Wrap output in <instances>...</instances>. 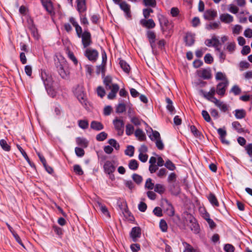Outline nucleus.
Returning <instances> with one entry per match:
<instances>
[{"instance_id":"obj_8","label":"nucleus","mask_w":252,"mask_h":252,"mask_svg":"<svg viewBox=\"0 0 252 252\" xmlns=\"http://www.w3.org/2000/svg\"><path fill=\"white\" fill-rule=\"evenodd\" d=\"M113 123L114 125L115 129L118 132L119 135H122L124 131L125 124L122 120L116 118L113 120Z\"/></svg>"},{"instance_id":"obj_4","label":"nucleus","mask_w":252,"mask_h":252,"mask_svg":"<svg viewBox=\"0 0 252 252\" xmlns=\"http://www.w3.org/2000/svg\"><path fill=\"white\" fill-rule=\"evenodd\" d=\"M98 51L91 48H87L84 52V56L92 62H95L98 57Z\"/></svg>"},{"instance_id":"obj_53","label":"nucleus","mask_w":252,"mask_h":252,"mask_svg":"<svg viewBox=\"0 0 252 252\" xmlns=\"http://www.w3.org/2000/svg\"><path fill=\"white\" fill-rule=\"evenodd\" d=\"M132 178L133 181L137 184H140L143 180L142 176L136 173L132 175Z\"/></svg>"},{"instance_id":"obj_3","label":"nucleus","mask_w":252,"mask_h":252,"mask_svg":"<svg viewBox=\"0 0 252 252\" xmlns=\"http://www.w3.org/2000/svg\"><path fill=\"white\" fill-rule=\"evenodd\" d=\"M41 78L47 93L52 97L55 95V92L52 89L53 78L47 74L45 71L41 70Z\"/></svg>"},{"instance_id":"obj_29","label":"nucleus","mask_w":252,"mask_h":252,"mask_svg":"<svg viewBox=\"0 0 252 252\" xmlns=\"http://www.w3.org/2000/svg\"><path fill=\"white\" fill-rule=\"evenodd\" d=\"M135 135L141 141H144L146 139V135L141 129L138 128L135 130Z\"/></svg>"},{"instance_id":"obj_2","label":"nucleus","mask_w":252,"mask_h":252,"mask_svg":"<svg viewBox=\"0 0 252 252\" xmlns=\"http://www.w3.org/2000/svg\"><path fill=\"white\" fill-rule=\"evenodd\" d=\"M73 93L80 103L84 106L85 109H90L89 103L87 99V95L84 92V87L81 85H78L73 90Z\"/></svg>"},{"instance_id":"obj_23","label":"nucleus","mask_w":252,"mask_h":252,"mask_svg":"<svg viewBox=\"0 0 252 252\" xmlns=\"http://www.w3.org/2000/svg\"><path fill=\"white\" fill-rule=\"evenodd\" d=\"M90 126L91 128L97 131L102 130L104 128L103 125L100 122L95 121L91 122Z\"/></svg>"},{"instance_id":"obj_48","label":"nucleus","mask_w":252,"mask_h":252,"mask_svg":"<svg viewBox=\"0 0 252 252\" xmlns=\"http://www.w3.org/2000/svg\"><path fill=\"white\" fill-rule=\"evenodd\" d=\"M96 93L98 96H100L101 98L103 97L106 94L105 91L102 86H98L97 88Z\"/></svg>"},{"instance_id":"obj_50","label":"nucleus","mask_w":252,"mask_h":252,"mask_svg":"<svg viewBox=\"0 0 252 252\" xmlns=\"http://www.w3.org/2000/svg\"><path fill=\"white\" fill-rule=\"evenodd\" d=\"M189 227L192 231L195 233H198L199 231V226L198 223L196 222H193L189 225Z\"/></svg>"},{"instance_id":"obj_61","label":"nucleus","mask_w":252,"mask_h":252,"mask_svg":"<svg viewBox=\"0 0 252 252\" xmlns=\"http://www.w3.org/2000/svg\"><path fill=\"white\" fill-rule=\"evenodd\" d=\"M75 152L76 155L79 157H82L85 154L84 150L79 147H76L75 148Z\"/></svg>"},{"instance_id":"obj_37","label":"nucleus","mask_w":252,"mask_h":252,"mask_svg":"<svg viewBox=\"0 0 252 252\" xmlns=\"http://www.w3.org/2000/svg\"><path fill=\"white\" fill-rule=\"evenodd\" d=\"M212 102L214 103L215 105L221 109V110H227L226 104L221 102L218 99H217V101H213Z\"/></svg>"},{"instance_id":"obj_12","label":"nucleus","mask_w":252,"mask_h":252,"mask_svg":"<svg viewBox=\"0 0 252 252\" xmlns=\"http://www.w3.org/2000/svg\"><path fill=\"white\" fill-rule=\"evenodd\" d=\"M103 169L105 173L111 174L115 172L116 167L111 161L107 160L103 165Z\"/></svg>"},{"instance_id":"obj_35","label":"nucleus","mask_w":252,"mask_h":252,"mask_svg":"<svg viewBox=\"0 0 252 252\" xmlns=\"http://www.w3.org/2000/svg\"><path fill=\"white\" fill-rule=\"evenodd\" d=\"M164 166L166 168L171 171H174L176 169L175 165L169 159L166 160Z\"/></svg>"},{"instance_id":"obj_18","label":"nucleus","mask_w":252,"mask_h":252,"mask_svg":"<svg viewBox=\"0 0 252 252\" xmlns=\"http://www.w3.org/2000/svg\"><path fill=\"white\" fill-rule=\"evenodd\" d=\"M218 133L220 135V138L221 142L223 144L228 145L229 142L225 139V136L226 135V131L225 128H219L217 130Z\"/></svg>"},{"instance_id":"obj_60","label":"nucleus","mask_w":252,"mask_h":252,"mask_svg":"<svg viewBox=\"0 0 252 252\" xmlns=\"http://www.w3.org/2000/svg\"><path fill=\"white\" fill-rule=\"evenodd\" d=\"M130 121L135 126H139L143 121L137 117H132L131 118Z\"/></svg>"},{"instance_id":"obj_45","label":"nucleus","mask_w":252,"mask_h":252,"mask_svg":"<svg viewBox=\"0 0 252 252\" xmlns=\"http://www.w3.org/2000/svg\"><path fill=\"white\" fill-rule=\"evenodd\" d=\"M155 186H154V184L152 183V180L151 178L147 179L145 185V188L151 190L155 188Z\"/></svg>"},{"instance_id":"obj_22","label":"nucleus","mask_w":252,"mask_h":252,"mask_svg":"<svg viewBox=\"0 0 252 252\" xmlns=\"http://www.w3.org/2000/svg\"><path fill=\"white\" fill-rule=\"evenodd\" d=\"M205 28L209 31L211 30H216L220 28V22L219 21L216 22H210L205 25Z\"/></svg>"},{"instance_id":"obj_9","label":"nucleus","mask_w":252,"mask_h":252,"mask_svg":"<svg viewBox=\"0 0 252 252\" xmlns=\"http://www.w3.org/2000/svg\"><path fill=\"white\" fill-rule=\"evenodd\" d=\"M146 36L153 50L156 49V35L154 32L152 31H148L146 32Z\"/></svg>"},{"instance_id":"obj_30","label":"nucleus","mask_w":252,"mask_h":252,"mask_svg":"<svg viewBox=\"0 0 252 252\" xmlns=\"http://www.w3.org/2000/svg\"><path fill=\"white\" fill-rule=\"evenodd\" d=\"M106 64H102L100 65L97 66L96 69V73L97 75L101 73L102 77L105 76Z\"/></svg>"},{"instance_id":"obj_32","label":"nucleus","mask_w":252,"mask_h":252,"mask_svg":"<svg viewBox=\"0 0 252 252\" xmlns=\"http://www.w3.org/2000/svg\"><path fill=\"white\" fill-rule=\"evenodd\" d=\"M154 190L155 192L162 194L165 192V189L163 185L160 184H157L155 186Z\"/></svg>"},{"instance_id":"obj_43","label":"nucleus","mask_w":252,"mask_h":252,"mask_svg":"<svg viewBox=\"0 0 252 252\" xmlns=\"http://www.w3.org/2000/svg\"><path fill=\"white\" fill-rule=\"evenodd\" d=\"M134 127L131 124H127L126 126V133L127 135H130L133 134L134 131Z\"/></svg>"},{"instance_id":"obj_10","label":"nucleus","mask_w":252,"mask_h":252,"mask_svg":"<svg viewBox=\"0 0 252 252\" xmlns=\"http://www.w3.org/2000/svg\"><path fill=\"white\" fill-rule=\"evenodd\" d=\"M28 29L31 32L33 37L35 39H38L39 37V34L38 32V30L34 24L33 21L32 19H30L28 21Z\"/></svg>"},{"instance_id":"obj_52","label":"nucleus","mask_w":252,"mask_h":252,"mask_svg":"<svg viewBox=\"0 0 252 252\" xmlns=\"http://www.w3.org/2000/svg\"><path fill=\"white\" fill-rule=\"evenodd\" d=\"M190 128L191 133L194 135V136L196 137H199L201 136V132L194 126H191Z\"/></svg>"},{"instance_id":"obj_56","label":"nucleus","mask_w":252,"mask_h":252,"mask_svg":"<svg viewBox=\"0 0 252 252\" xmlns=\"http://www.w3.org/2000/svg\"><path fill=\"white\" fill-rule=\"evenodd\" d=\"M176 179H177L176 174L175 173L172 172V173H171L169 175L168 178H167V182L169 183H174V182H176Z\"/></svg>"},{"instance_id":"obj_26","label":"nucleus","mask_w":252,"mask_h":252,"mask_svg":"<svg viewBox=\"0 0 252 252\" xmlns=\"http://www.w3.org/2000/svg\"><path fill=\"white\" fill-rule=\"evenodd\" d=\"M119 64L122 69L126 73H128L130 70L129 64L123 60L120 59Z\"/></svg>"},{"instance_id":"obj_49","label":"nucleus","mask_w":252,"mask_h":252,"mask_svg":"<svg viewBox=\"0 0 252 252\" xmlns=\"http://www.w3.org/2000/svg\"><path fill=\"white\" fill-rule=\"evenodd\" d=\"M236 44L234 42L228 43L226 46V50L230 53L232 54L235 50Z\"/></svg>"},{"instance_id":"obj_16","label":"nucleus","mask_w":252,"mask_h":252,"mask_svg":"<svg viewBox=\"0 0 252 252\" xmlns=\"http://www.w3.org/2000/svg\"><path fill=\"white\" fill-rule=\"evenodd\" d=\"M56 66L60 76L63 78H66L68 74V71L65 70L64 69L63 65L59 61H58L56 63Z\"/></svg>"},{"instance_id":"obj_19","label":"nucleus","mask_w":252,"mask_h":252,"mask_svg":"<svg viewBox=\"0 0 252 252\" xmlns=\"http://www.w3.org/2000/svg\"><path fill=\"white\" fill-rule=\"evenodd\" d=\"M198 75L199 77L203 78L204 79H209L211 78V70L209 69H203L198 71Z\"/></svg>"},{"instance_id":"obj_20","label":"nucleus","mask_w":252,"mask_h":252,"mask_svg":"<svg viewBox=\"0 0 252 252\" xmlns=\"http://www.w3.org/2000/svg\"><path fill=\"white\" fill-rule=\"evenodd\" d=\"M77 9L79 13H82L86 10L85 0H77Z\"/></svg>"},{"instance_id":"obj_13","label":"nucleus","mask_w":252,"mask_h":252,"mask_svg":"<svg viewBox=\"0 0 252 252\" xmlns=\"http://www.w3.org/2000/svg\"><path fill=\"white\" fill-rule=\"evenodd\" d=\"M186 46H191L195 42V34L191 32H187L184 38Z\"/></svg>"},{"instance_id":"obj_21","label":"nucleus","mask_w":252,"mask_h":252,"mask_svg":"<svg viewBox=\"0 0 252 252\" xmlns=\"http://www.w3.org/2000/svg\"><path fill=\"white\" fill-rule=\"evenodd\" d=\"M220 19L222 22L227 24L232 22L233 20V16L228 13L221 14Z\"/></svg>"},{"instance_id":"obj_51","label":"nucleus","mask_w":252,"mask_h":252,"mask_svg":"<svg viewBox=\"0 0 252 252\" xmlns=\"http://www.w3.org/2000/svg\"><path fill=\"white\" fill-rule=\"evenodd\" d=\"M166 107L168 110H174V107L172 100L168 97L165 98Z\"/></svg>"},{"instance_id":"obj_54","label":"nucleus","mask_w":252,"mask_h":252,"mask_svg":"<svg viewBox=\"0 0 252 252\" xmlns=\"http://www.w3.org/2000/svg\"><path fill=\"white\" fill-rule=\"evenodd\" d=\"M183 244L185 247V250L184 252H197L196 250L193 249L189 244L187 243H184Z\"/></svg>"},{"instance_id":"obj_55","label":"nucleus","mask_w":252,"mask_h":252,"mask_svg":"<svg viewBox=\"0 0 252 252\" xmlns=\"http://www.w3.org/2000/svg\"><path fill=\"white\" fill-rule=\"evenodd\" d=\"M167 173V170L164 168H162L158 170L157 173V175L158 177L162 178L166 176Z\"/></svg>"},{"instance_id":"obj_28","label":"nucleus","mask_w":252,"mask_h":252,"mask_svg":"<svg viewBox=\"0 0 252 252\" xmlns=\"http://www.w3.org/2000/svg\"><path fill=\"white\" fill-rule=\"evenodd\" d=\"M208 199L212 205L216 207L219 206V204L218 201L214 194L210 193L208 195Z\"/></svg>"},{"instance_id":"obj_27","label":"nucleus","mask_w":252,"mask_h":252,"mask_svg":"<svg viewBox=\"0 0 252 252\" xmlns=\"http://www.w3.org/2000/svg\"><path fill=\"white\" fill-rule=\"evenodd\" d=\"M166 204L168 207L166 208V211L169 216L172 217L175 214L174 208L171 203L167 200H165Z\"/></svg>"},{"instance_id":"obj_7","label":"nucleus","mask_w":252,"mask_h":252,"mask_svg":"<svg viewBox=\"0 0 252 252\" xmlns=\"http://www.w3.org/2000/svg\"><path fill=\"white\" fill-rule=\"evenodd\" d=\"M228 85V81L225 80L224 81L219 83L216 88V93L220 96H223L225 93L226 88Z\"/></svg>"},{"instance_id":"obj_58","label":"nucleus","mask_w":252,"mask_h":252,"mask_svg":"<svg viewBox=\"0 0 252 252\" xmlns=\"http://www.w3.org/2000/svg\"><path fill=\"white\" fill-rule=\"evenodd\" d=\"M73 170L75 173L79 175H82L84 173L83 171L79 165H74L73 166Z\"/></svg>"},{"instance_id":"obj_57","label":"nucleus","mask_w":252,"mask_h":252,"mask_svg":"<svg viewBox=\"0 0 252 252\" xmlns=\"http://www.w3.org/2000/svg\"><path fill=\"white\" fill-rule=\"evenodd\" d=\"M78 125L82 129H86L89 126V123L86 120H79L78 121Z\"/></svg>"},{"instance_id":"obj_31","label":"nucleus","mask_w":252,"mask_h":252,"mask_svg":"<svg viewBox=\"0 0 252 252\" xmlns=\"http://www.w3.org/2000/svg\"><path fill=\"white\" fill-rule=\"evenodd\" d=\"M158 19L160 25L162 29L163 25H164L165 27H167L168 25L169 21L164 16L160 15L158 16Z\"/></svg>"},{"instance_id":"obj_5","label":"nucleus","mask_w":252,"mask_h":252,"mask_svg":"<svg viewBox=\"0 0 252 252\" xmlns=\"http://www.w3.org/2000/svg\"><path fill=\"white\" fill-rule=\"evenodd\" d=\"M216 94V88L212 87L209 92H207L203 90H199V94L203 96L205 98L213 102L217 101V98L214 96Z\"/></svg>"},{"instance_id":"obj_33","label":"nucleus","mask_w":252,"mask_h":252,"mask_svg":"<svg viewBox=\"0 0 252 252\" xmlns=\"http://www.w3.org/2000/svg\"><path fill=\"white\" fill-rule=\"evenodd\" d=\"M143 4L147 7L155 8L157 6L156 0H143Z\"/></svg>"},{"instance_id":"obj_64","label":"nucleus","mask_w":252,"mask_h":252,"mask_svg":"<svg viewBox=\"0 0 252 252\" xmlns=\"http://www.w3.org/2000/svg\"><path fill=\"white\" fill-rule=\"evenodd\" d=\"M154 214L157 217H160L162 216V209L159 207H156L153 210Z\"/></svg>"},{"instance_id":"obj_38","label":"nucleus","mask_w":252,"mask_h":252,"mask_svg":"<svg viewBox=\"0 0 252 252\" xmlns=\"http://www.w3.org/2000/svg\"><path fill=\"white\" fill-rule=\"evenodd\" d=\"M232 126L238 133H242L244 131L243 128L241 127V124L238 122H234L232 124Z\"/></svg>"},{"instance_id":"obj_17","label":"nucleus","mask_w":252,"mask_h":252,"mask_svg":"<svg viewBox=\"0 0 252 252\" xmlns=\"http://www.w3.org/2000/svg\"><path fill=\"white\" fill-rule=\"evenodd\" d=\"M120 7L126 14V17H131L130 6L125 1H122L119 4Z\"/></svg>"},{"instance_id":"obj_62","label":"nucleus","mask_w":252,"mask_h":252,"mask_svg":"<svg viewBox=\"0 0 252 252\" xmlns=\"http://www.w3.org/2000/svg\"><path fill=\"white\" fill-rule=\"evenodd\" d=\"M204 59L205 62L208 64L212 63L214 60L213 57L209 53L206 54V55L204 57Z\"/></svg>"},{"instance_id":"obj_11","label":"nucleus","mask_w":252,"mask_h":252,"mask_svg":"<svg viewBox=\"0 0 252 252\" xmlns=\"http://www.w3.org/2000/svg\"><path fill=\"white\" fill-rule=\"evenodd\" d=\"M218 16L217 11L214 9H207L203 14L204 18L206 20H214Z\"/></svg>"},{"instance_id":"obj_59","label":"nucleus","mask_w":252,"mask_h":252,"mask_svg":"<svg viewBox=\"0 0 252 252\" xmlns=\"http://www.w3.org/2000/svg\"><path fill=\"white\" fill-rule=\"evenodd\" d=\"M239 66L240 68V70L241 71L243 70L244 69H248L250 67V63L246 61H241L239 63Z\"/></svg>"},{"instance_id":"obj_34","label":"nucleus","mask_w":252,"mask_h":252,"mask_svg":"<svg viewBox=\"0 0 252 252\" xmlns=\"http://www.w3.org/2000/svg\"><path fill=\"white\" fill-rule=\"evenodd\" d=\"M128 167L132 170H136L138 167V163L135 159H131L128 163Z\"/></svg>"},{"instance_id":"obj_36","label":"nucleus","mask_w":252,"mask_h":252,"mask_svg":"<svg viewBox=\"0 0 252 252\" xmlns=\"http://www.w3.org/2000/svg\"><path fill=\"white\" fill-rule=\"evenodd\" d=\"M0 145L2 149L5 151L8 152L10 150V146L4 139H1L0 140Z\"/></svg>"},{"instance_id":"obj_44","label":"nucleus","mask_w":252,"mask_h":252,"mask_svg":"<svg viewBox=\"0 0 252 252\" xmlns=\"http://www.w3.org/2000/svg\"><path fill=\"white\" fill-rule=\"evenodd\" d=\"M159 227L162 232H166L168 226L166 221L164 220H161L159 222Z\"/></svg>"},{"instance_id":"obj_40","label":"nucleus","mask_w":252,"mask_h":252,"mask_svg":"<svg viewBox=\"0 0 252 252\" xmlns=\"http://www.w3.org/2000/svg\"><path fill=\"white\" fill-rule=\"evenodd\" d=\"M152 130V135H150L149 137L152 141H156L160 138V136L159 133L156 130Z\"/></svg>"},{"instance_id":"obj_41","label":"nucleus","mask_w":252,"mask_h":252,"mask_svg":"<svg viewBox=\"0 0 252 252\" xmlns=\"http://www.w3.org/2000/svg\"><path fill=\"white\" fill-rule=\"evenodd\" d=\"M134 148L132 146H128L127 147L126 150L125 151V153L126 155L129 156L131 157L134 155Z\"/></svg>"},{"instance_id":"obj_42","label":"nucleus","mask_w":252,"mask_h":252,"mask_svg":"<svg viewBox=\"0 0 252 252\" xmlns=\"http://www.w3.org/2000/svg\"><path fill=\"white\" fill-rule=\"evenodd\" d=\"M107 135L105 132H101L96 136V139L98 141H103L107 138Z\"/></svg>"},{"instance_id":"obj_6","label":"nucleus","mask_w":252,"mask_h":252,"mask_svg":"<svg viewBox=\"0 0 252 252\" xmlns=\"http://www.w3.org/2000/svg\"><path fill=\"white\" fill-rule=\"evenodd\" d=\"M80 38L82 39V43L85 48H88L92 43L91 34L88 31H85L83 34L80 36Z\"/></svg>"},{"instance_id":"obj_14","label":"nucleus","mask_w":252,"mask_h":252,"mask_svg":"<svg viewBox=\"0 0 252 252\" xmlns=\"http://www.w3.org/2000/svg\"><path fill=\"white\" fill-rule=\"evenodd\" d=\"M140 24L147 29H153L156 26V24L152 19H142L140 21Z\"/></svg>"},{"instance_id":"obj_46","label":"nucleus","mask_w":252,"mask_h":252,"mask_svg":"<svg viewBox=\"0 0 252 252\" xmlns=\"http://www.w3.org/2000/svg\"><path fill=\"white\" fill-rule=\"evenodd\" d=\"M108 143L116 150H118L120 149V145L115 139H110L108 140Z\"/></svg>"},{"instance_id":"obj_24","label":"nucleus","mask_w":252,"mask_h":252,"mask_svg":"<svg viewBox=\"0 0 252 252\" xmlns=\"http://www.w3.org/2000/svg\"><path fill=\"white\" fill-rule=\"evenodd\" d=\"M76 142L77 145L83 148H86L88 145V141L87 140L83 137H77L76 139Z\"/></svg>"},{"instance_id":"obj_39","label":"nucleus","mask_w":252,"mask_h":252,"mask_svg":"<svg viewBox=\"0 0 252 252\" xmlns=\"http://www.w3.org/2000/svg\"><path fill=\"white\" fill-rule=\"evenodd\" d=\"M42 4L47 11L50 13H51L52 11L53 6L51 0L47 1L45 3H42Z\"/></svg>"},{"instance_id":"obj_15","label":"nucleus","mask_w":252,"mask_h":252,"mask_svg":"<svg viewBox=\"0 0 252 252\" xmlns=\"http://www.w3.org/2000/svg\"><path fill=\"white\" fill-rule=\"evenodd\" d=\"M141 229L139 227H133L130 233V237L134 242H136L138 238L141 237Z\"/></svg>"},{"instance_id":"obj_1","label":"nucleus","mask_w":252,"mask_h":252,"mask_svg":"<svg viewBox=\"0 0 252 252\" xmlns=\"http://www.w3.org/2000/svg\"><path fill=\"white\" fill-rule=\"evenodd\" d=\"M103 84L106 90H111V92L108 94L107 97L109 99H114L119 91V86L117 84H112V79L110 76L103 77Z\"/></svg>"},{"instance_id":"obj_25","label":"nucleus","mask_w":252,"mask_h":252,"mask_svg":"<svg viewBox=\"0 0 252 252\" xmlns=\"http://www.w3.org/2000/svg\"><path fill=\"white\" fill-rule=\"evenodd\" d=\"M97 204L102 213L106 217L110 218V215L106 206L99 202H97Z\"/></svg>"},{"instance_id":"obj_47","label":"nucleus","mask_w":252,"mask_h":252,"mask_svg":"<svg viewBox=\"0 0 252 252\" xmlns=\"http://www.w3.org/2000/svg\"><path fill=\"white\" fill-rule=\"evenodd\" d=\"M67 56L73 62L75 65H77L78 63V61L75 57L73 53L68 50H67Z\"/></svg>"},{"instance_id":"obj_63","label":"nucleus","mask_w":252,"mask_h":252,"mask_svg":"<svg viewBox=\"0 0 252 252\" xmlns=\"http://www.w3.org/2000/svg\"><path fill=\"white\" fill-rule=\"evenodd\" d=\"M170 189L174 194H177L179 192V187L177 185L173 184L170 187Z\"/></svg>"}]
</instances>
